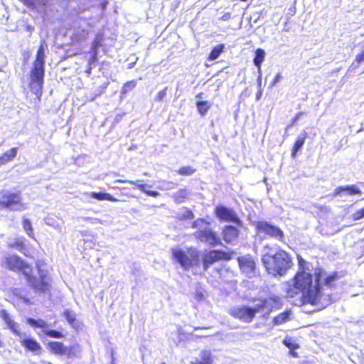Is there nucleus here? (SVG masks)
I'll use <instances>...</instances> for the list:
<instances>
[{"instance_id": "obj_1", "label": "nucleus", "mask_w": 364, "mask_h": 364, "mask_svg": "<svg viewBox=\"0 0 364 364\" xmlns=\"http://www.w3.org/2000/svg\"><path fill=\"white\" fill-rule=\"evenodd\" d=\"M298 269L294 276L284 283L287 298L293 299L300 295L302 305L311 304L321 309L330 305L334 299L331 294L325 295L321 284L323 270L317 268L314 273L309 270L308 262L300 255H296Z\"/></svg>"}, {"instance_id": "obj_2", "label": "nucleus", "mask_w": 364, "mask_h": 364, "mask_svg": "<svg viewBox=\"0 0 364 364\" xmlns=\"http://www.w3.org/2000/svg\"><path fill=\"white\" fill-rule=\"evenodd\" d=\"M4 267L12 272L22 274L28 286L36 292L43 294L50 290V280L47 274H40L38 277L33 274L32 266L19 256L9 255L4 259Z\"/></svg>"}, {"instance_id": "obj_3", "label": "nucleus", "mask_w": 364, "mask_h": 364, "mask_svg": "<svg viewBox=\"0 0 364 364\" xmlns=\"http://www.w3.org/2000/svg\"><path fill=\"white\" fill-rule=\"evenodd\" d=\"M262 262L267 272L274 277L286 275L293 266V260L289 253L281 248L274 254H264Z\"/></svg>"}, {"instance_id": "obj_4", "label": "nucleus", "mask_w": 364, "mask_h": 364, "mask_svg": "<svg viewBox=\"0 0 364 364\" xmlns=\"http://www.w3.org/2000/svg\"><path fill=\"white\" fill-rule=\"evenodd\" d=\"M44 51V45L41 43L37 50L36 59L29 74L28 88L35 95L38 102L41 101L44 84L46 58Z\"/></svg>"}, {"instance_id": "obj_5", "label": "nucleus", "mask_w": 364, "mask_h": 364, "mask_svg": "<svg viewBox=\"0 0 364 364\" xmlns=\"http://www.w3.org/2000/svg\"><path fill=\"white\" fill-rule=\"evenodd\" d=\"M210 222L205 218H198L194 220L191 227L196 229L193 233L194 237L210 246L215 247L222 245V241L218 233L210 228Z\"/></svg>"}, {"instance_id": "obj_6", "label": "nucleus", "mask_w": 364, "mask_h": 364, "mask_svg": "<svg viewBox=\"0 0 364 364\" xmlns=\"http://www.w3.org/2000/svg\"><path fill=\"white\" fill-rule=\"evenodd\" d=\"M0 208L11 210H23L26 208L22 201L20 191L10 192L7 191H0Z\"/></svg>"}, {"instance_id": "obj_7", "label": "nucleus", "mask_w": 364, "mask_h": 364, "mask_svg": "<svg viewBox=\"0 0 364 364\" xmlns=\"http://www.w3.org/2000/svg\"><path fill=\"white\" fill-rule=\"evenodd\" d=\"M265 301L262 304L257 305L255 307L247 306H235L230 309V314L240 321L245 323H250L254 319L256 314L264 307Z\"/></svg>"}, {"instance_id": "obj_8", "label": "nucleus", "mask_w": 364, "mask_h": 364, "mask_svg": "<svg viewBox=\"0 0 364 364\" xmlns=\"http://www.w3.org/2000/svg\"><path fill=\"white\" fill-rule=\"evenodd\" d=\"M233 251L211 250L205 252L202 259L203 269H208L213 264L219 261H229L232 258Z\"/></svg>"}, {"instance_id": "obj_9", "label": "nucleus", "mask_w": 364, "mask_h": 364, "mask_svg": "<svg viewBox=\"0 0 364 364\" xmlns=\"http://www.w3.org/2000/svg\"><path fill=\"white\" fill-rule=\"evenodd\" d=\"M257 232L262 233L269 237L275 238L279 241L284 239V232L277 226L273 225L266 221H257L255 223Z\"/></svg>"}, {"instance_id": "obj_10", "label": "nucleus", "mask_w": 364, "mask_h": 364, "mask_svg": "<svg viewBox=\"0 0 364 364\" xmlns=\"http://www.w3.org/2000/svg\"><path fill=\"white\" fill-rule=\"evenodd\" d=\"M215 216L220 221L233 223L237 226H242V222L237 215L234 210L229 208L225 205H218L215 208L214 210Z\"/></svg>"}, {"instance_id": "obj_11", "label": "nucleus", "mask_w": 364, "mask_h": 364, "mask_svg": "<svg viewBox=\"0 0 364 364\" xmlns=\"http://www.w3.org/2000/svg\"><path fill=\"white\" fill-rule=\"evenodd\" d=\"M26 323L31 326L33 328H39L44 330V334L50 338H62L64 335L56 330L47 329L48 327V323L43 319H34L33 318H28Z\"/></svg>"}, {"instance_id": "obj_12", "label": "nucleus", "mask_w": 364, "mask_h": 364, "mask_svg": "<svg viewBox=\"0 0 364 364\" xmlns=\"http://www.w3.org/2000/svg\"><path fill=\"white\" fill-rule=\"evenodd\" d=\"M237 261L239 267L242 272L246 274H253L256 270V263L255 259L250 255L237 257Z\"/></svg>"}, {"instance_id": "obj_13", "label": "nucleus", "mask_w": 364, "mask_h": 364, "mask_svg": "<svg viewBox=\"0 0 364 364\" xmlns=\"http://www.w3.org/2000/svg\"><path fill=\"white\" fill-rule=\"evenodd\" d=\"M222 238L227 244L235 242L240 236V230L231 225H225L221 231Z\"/></svg>"}, {"instance_id": "obj_14", "label": "nucleus", "mask_w": 364, "mask_h": 364, "mask_svg": "<svg viewBox=\"0 0 364 364\" xmlns=\"http://www.w3.org/2000/svg\"><path fill=\"white\" fill-rule=\"evenodd\" d=\"M49 350L55 355L70 356L72 354V348H68L62 342L60 341H50L47 344Z\"/></svg>"}, {"instance_id": "obj_15", "label": "nucleus", "mask_w": 364, "mask_h": 364, "mask_svg": "<svg viewBox=\"0 0 364 364\" xmlns=\"http://www.w3.org/2000/svg\"><path fill=\"white\" fill-rule=\"evenodd\" d=\"M172 256L173 259L186 269H188L192 265L191 258L182 250H172Z\"/></svg>"}, {"instance_id": "obj_16", "label": "nucleus", "mask_w": 364, "mask_h": 364, "mask_svg": "<svg viewBox=\"0 0 364 364\" xmlns=\"http://www.w3.org/2000/svg\"><path fill=\"white\" fill-rule=\"evenodd\" d=\"M21 344L26 350L31 351L36 354L41 353L42 347L41 344L32 338H24L20 341Z\"/></svg>"}, {"instance_id": "obj_17", "label": "nucleus", "mask_w": 364, "mask_h": 364, "mask_svg": "<svg viewBox=\"0 0 364 364\" xmlns=\"http://www.w3.org/2000/svg\"><path fill=\"white\" fill-rule=\"evenodd\" d=\"M0 317L4 320L7 327L16 336H21V332L18 328V326L11 318L7 311L3 309L0 311Z\"/></svg>"}, {"instance_id": "obj_18", "label": "nucleus", "mask_w": 364, "mask_h": 364, "mask_svg": "<svg viewBox=\"0 0 364 364\" xmlns=\"http://www.w3.org/2000/svg\"><path fill=\"white\" fill-rule=\"evenodd\" d=\"M343 192L346 193L348 195L353 196V195H361V191L355 186H338L337 187L334 191L333 195L334 196L341 195Z\"/></svg>"}, {"instance_id": "obj_19", "label": "nucleus", "mask_w": 364, "mask_h": 364, "mask_svg": "<svg viewBox=\"0 0 364 364\" xmlns=\"http://www.w3.org/2000/svg\"><path fill=\"white\" fill-rule=\"evenodd\" d=\"M308 137V133L306 132H303L300 136H299L291 149V156L293 159L296 157L298 151L302 148L304 144H305L306 139Z\"/></svg>"}, {"instance_id": "obj_20", "label": "nucleus", "mask_w": 364, "mask_h": 364, "mask_svg": "<svg viewBox=\"0 0 364 364\" xmlns=\"http://www.w3.org/2000/svg\"><path fill=\"white\" fill-rule=\"evenodd\" d=\"M89 196L100 201L108 200L111 202H117L119 200L117 198L114 197L109 193L91 192L90 193Z\"/></svg>"}, {"instance_id": "obj_21", "label": "nucleus", "mask_w": 364, "mask_h": 364, "mask_svg": "<svg viewBox=\"0 0 364 364\" xmlns=\"http://www.w3.org/2000/svg\"><path fill=\"white\" fill-rule=\"evenodd\" d=\"M200 359L191 362L190 364H213V358L210 350H203L200 353Z\"/></svg>"}, {"instance_id": "obj_22", "label": "nucleus", "mask_w": 364, "mask_h": 364, "mask_svg": "<svg viewBox=\"0 0 364 364\" xmlns=\"http://www.w3.org/2000/svg\"><path fill=\"white\" fill-rule=\"evenodd\" d=\"M17 148L14 147L4 152L0 156V166L11 161L16 157L17 154Z\"/></svg>"}, {"instance_id": "obj_23", "label": "nucleus", "mask_w": 364, "mask_h": 364, "mask_svg": "<svg viewBox=\"0 0 364 364\" xmlns=\"http://www.w3.org/2000/svg\"><path fill=\"white\" fill-rule=\"evenodd\" d=\"M283 343L285 346H287L289 349V353L291 354V355L292 357H294V358L299 357L298 353L295 350L296 349L299 348L300 346L297 343L294 342L291 338H290V337L285 338L283 340Z\"/></svg>"}, {"instance_id": "obj_24", "label": "nucleus", "mask_w": 364, "mask_h": 364, "mask_svg": "<svg viewBox=\"0 0 364 364\" xmlns=\"http://www.w3.org/2000/svg\"><path fill=\"white\" fill-rule=\"evenodd\" d=\"M339 278V274L337 272H333L324 278L323 285L330 289L333 288Z\"/></svg>"}, {"instance_id": "obj_25", "label": "nucleus", "mask_w": 364, "mask_h": 364, "mask_svg": "<svg viewBox=\"0 0 364 364\" xmlns=\"http://www.w3.org/2000/svg\"><path fill=\"white\" fill-rule=\"evenodd\" d=\"M291 314V310H287L279 314L278 315L274 317L273 323L274 325H281L287 322L288 320H289Z\"/></svg>"}, {"instance_id": "obj_26", "label": "nucleus", "mask_w": 364, "mask_h": 364, "mask_svg": "<svg viewBox=\"0 0 364 364\" xmlns=\"http://www.w3.org/2000/svg\"><path fill=\"white\" fill-rule=\"evenodd\" d=\"M265 52L262 48H257L255 52V57L253 59L254 64L259 70L261 69V65L264 60Z\"/></svg>"}, {"instance_id": "obj_27", "label": "nucleus", "mask_w": 364, "mask_h": 364, "mask_svg": "<svg viewBox=\"0 0 364 364\" xmlns=\"http://www.w3.org/2000/svg\"><path fill=\"white\" fill-rule=\"evenodd\" d=\"M225 48V45L223 43L218 44L215 46L210 52L208 60H214L217 59L220 55L222 53Z\"/></svg>"}, {"instance_id": "obj_28", "label": "nucleus", "mask_w": 364, "mask_h": 364, "mask_svg": "<svg viewBox=\"0 0 364 364\" xmlns=\"http://www.w3.org/2000/svg\"><path fill=\"white\" fill-rule=\"evenodd\" d=\"M196 105L198 113L201 116L205 115L211 107L210 103L208 101H197Z\"/></svg>"}, {"instance_id": "obj_29", "label": "nucleus", "mask_w": 364, "mask_h": 364, "mask_svg": "<svg viewBox=\"0 0 364 364\" xmlns=\"http://www.w3.org/2000/svg\"><path fill=\"white\" fill-rule=\"evenodd\" d=\"M22 225L27 235L29 237L34 238L33 230L31 221L27 218H23L22 220Z\"/></svg>"}, {"instance_id": "obj_30", "label": "nucleus", "mask_w": 364, "mask_h": 364, "mask_svg": "<svg viewBox=\"0 0 364 364\" xmlns=\"http://www.w3.org/2000/svg\"><path fill=\"white\" fill-rule=\"evenodd\" d=\"M196 171V168L190 166H183L177 170V173L181 176H191Z\"/></svg>"}, {"instance_id": "obj_31", "label": "nucleus", "mask_w": 364, "mask_h": 364, "mask_svg": "<svg viewBox=\"0 0 364 364\" xmlns=\"http://www.w3.org/2000/svg\"><path fill=\"white\" fill-rule=\"evenodd\" d=\"M63 316L71 326L75 324L76 316L72 311L68 309L65 310L63 311Z\"/></svg>"}, {"instance_id": "obj_32", "label": "nucleus", "mask_w": 364, "mask_h": 364, "mask_svg": "<svg viewBox=\"0 0 364 364\" xmlns=\"http://www.w3.org/2000/svg\"><path fill=\"white\" fill-rule=\"evenodd\" d=\"M146 184H139L137 185V188L139 190H140L141 192L144 193L149 196L151 197H157L159 196V193L156 191H150L146 189Z\"/></svg>"}, {"instance_id": "obj_33", "label": "nucleus", "mask_w": 364, "mask_h": 364, "mask_svg": "<svg viewBox=\"0 0 364 364\" xmlns=\"http://www.w3.org/2000/svg\"><path fill=\"white\" fill-rule=\"evenodd\" d=\"M136 85V82L134 80H130L126 82L122 87V93L126 94L132 89H134Z\"/></svg>"}, {"instance_id": "obj_34", "label": "nucleus", "mask_w": 364, "mask_h": 364, "mask_svg": "<svg viewBox=\"0 0 364 364\" xmlns=\"http://www.w3.org/2000/svg\"><path fill=\"white\" fill-rule=\"evenodd\" d=\"M9 247L11 248H16L21 252H23L24 250H26V245L24 244V242L19 240H16L14 242L11 244H9Z\"/></svg>"}, {"instance_id": "obj_35", "label": "nucleus", "mask_w": 364, "mask_h": 364, "mask_svg": "<svg viewBox=\"0 0 364 364\" xmlns=\"http://www.w3.org/2000/svg\"><path fill=\"white\" fill-rule=\"evenodd\" d=\"M102 41L101 38H95L93 41L91 46L92 52L98 53V48L102 45Z\"/></svg>"}, {"instance_id": "obj_36", "label": "nucleus", "mask_w": 364, "mask_h": 364, "mask_svg": "<svg viewBox=\"0 0 364 364\" xmlns=\"http://www.w3.org/2000/svg\"><path fill=\"white\" fill-rule=\"evenodd\" d=\"M187 191L185 189H181L178 191L176 196V200L178 202H181L187 198Z\"/></svg>"}, {"instance_id": "obj_37", "label": "nucleus", "mask_w": 364, "mask_h": 364, "mask_svg": "<svg viewBox=\"0 0 364 364\" xmlns=\"http://www.w3.org/2000/svg\"><path fill=\"white\" fill-rule=\"evenodd\" d=\"M167 90H168V88L165 87L162 90L159 91L156 96V98H155L156 101H157V102L163 101L166 96Z\"/></svg>"}, {"instance_id": "obj_38", "label": "nucleus", "mask_w": 364, "mask_h": 364, "mask_svg": "<svg viewBox=\"0 0 364 364\" xmlns=\"http://www.w3.org/2000/svg\"><path fill=\"white\" fill-rule=\"evenodd\" d=\"M364 218V207L361 209L357 210L353 214V219L354 220H358L361 218Z\"/></svg>"}, {"instance_id": "obj_39", "label": "nucleus", "mask_w": 364, "mask_h": 364, "mask_svg": "<svg viewBox=\"0 0 364 364\" xmlns=\"http://www.w3.org/2000/svg\"><path fill=\"white\" fill-rule=\"evenodd\" d=\"M354 60L358 65L364 61V50L356 55Z\"/></svg>"}, {"instance_id": "obj_40", "label": "nucleus", "mask_w": 364, "mask_h": 364, "mask_svg": "<svg viewBox=\"0 0 364 364\" xmlns=\"http://www.w3.org/2000/svg\"><path fill=\"white\" fill-rule=\"evenodd\" d=\"M304 112H299L298 113L296 114V115L292 118L291 121V124H289V127L291 126H293L294 124H296V122L298 121V119L304 115Z\"/></svg>"}, {"instance_id": "obj_41", "label": "nucleus", "mask_w": 364, "mask_h": 364, "mask_svg": "<svg viewBox=\"0 0 364 364\" xmlns=\"http://www.w3.org/2000/svg\"><path fill=\"white\" fill-rule=\"evenodd\" d=\"M23 4L28 7L33 8L36 5L35 0H19Z\"/></svg>"}, {"instance_id": "obj_42", "label": "nucleus", "mask_w": 364, "mask_h": 364, "mask_svg": "<svg viewBox=\"0 0 364 364\" xmlns=\"http://www.w3.org/2000/svg\"><path fill=\"white\" fill-rule=\"evenodd\" d=\"M97 60V53L92 52V55L88 59V64L94 65V63Z\"/></svg>"}, {"instance_id": "obj_43", "label": "nucleus", "mask_w": 364, "mask_h": 364, "mask_svg": "<svg viewBox=\"0 0 364 364\" xmlns=\"http://www.w3.org/2000/svg\"><path fill=\"white\" fill-rule=\"evenodd\" d=\"M282 78V75H281V73H278L275 77H274L273 80H272V84L273 85H275L277 82H278Z\"/></svg>"}, {"instance_id": "obj_44", "label": "nucleus", "mask_w": 364, "mask_h": 364, "mask_svg": "<svg viewBox=\"0 0 364 364\" xmlns=\"http://www.w3.org/2000/svg\"><path fill=\"white\" fill-rule=\"evenodd\" d=\"M92 68H93V65H90V64L87 63V67L85 71V73H87L88 75H91Z\"/></svg>"}, {"instance_id": "obj_45", "label": "nucleus", "mask_w": 364, "mask_h": 364, "mask_svg": "<svg viewBox=\"0 0 364 364\" xmlns=\"http://www.w3.org/2000/svg\"><path fill=\"white\" fill-rule=\"evenodd\" d=\"M186 218L188 219H193L194 218L193 212L190 210H187Z\"/></svg>"}, {"instance_id": "obj_46", "label": "nucleus", "mask_w": 364, "mask_h": 364, "mask_svg": "<svg viewBox=\"0 0 364 364\" xmlns=\"http://www.w3.org/2000/svg\"><path fill=\"white\" fill-rule=\"evenodd\" d=\"M203 92H200V93H198V94L196 95V97L197 98H199V99H200V98H202V97H203Z\"/></svg>"}, {"instance_id": "obj_47", "label": "nucleus", "mask_w": 364, "mask_h": 364, "mask_svg": "<svg viewBox=\"0 0 364 364\" xmlns=\"http://www.w3.org/2000/svg\"><path fill=\"white\" fill-rule=\"evenodd\" d=\"M230 16V14H225L223 17H222V19L225 20V19H227L228 18H229Z\"/></svg>"}, {"instance_id": "obj_48", "label": "nucleus", "mask_w": 364, "mask_h": 364, "mask_svg": "<svg viewBox=\"0 0 364 364\" xmlns=\"http://www.w3.org/2000/svg\"><path fill=\"white\" fill-rule=\"evenodd\" d=\"M3 346V342L0 340V347Z\"/></svg>"}, {"instance_id": "obj_49", "label": "nucleus", "mask_w": 364, "mask_h": 364, "mask_svg": "<svg viewBox=\"0 0 364 364\" xmlns=\"http://www.w3.org/2000/svg\"><path fill=\"white\" fill-rule=\"evenodd\" d=\"M129 183L132 184H135V183L134 181H129Z\"/></svg>"}, {"instance_id": "obj_50", "label": "nucleus", "mask_w": 364, "mask_h": 364, "mask_svg": "<svg viewBox=\"0 0 364 364\" xmlns=\"http://www.w3.org/2000/svg\"><path fill=\"white\" fill-rule=\"evenodd\" d=\"M161 364H166V363H161Z\"/></svg>"}]
</instances>
